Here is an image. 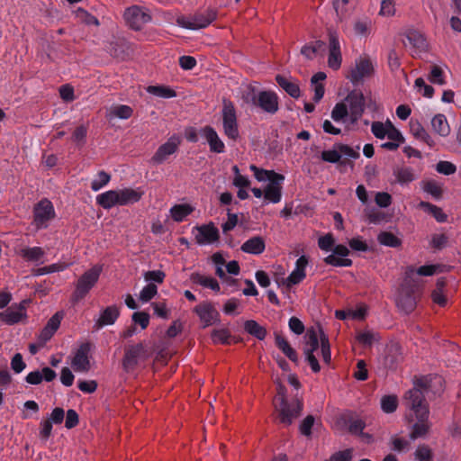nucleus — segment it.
I'll use <instances>...</instances> for the list:
<instances>
[{
    "label": "nucleus",
    "instance_id": "c03bdc74",
    "mask_svg": "<svg viewBox=\"0 0 461 461\" xmlns=\"http://www.w3.org/2000/svg\"><path fill=\"white\" fill-rule=\"evenodd\" d=\"M24 315L22 308L18 310L8 308L3 312V321L8 325H14L20 322Z\"/></svg>",
    "mask_w": 461,
    "mask_h": 461
},
{
    "label": "nucleus",
    "instance_id": "f03ea898",
    "mask_svg": "<svg viewBox=\"0 0 461 461\" xmlns=\"http://www.w3.org/2000/svg\"><path fill=\"white\" fill-rule=\"evenodd\" d=\"M305 346L303 348V354L305 360L309 363L313 373H318L321 370V366L314 356V352L321 347V355L326 364L331 361L330 344L329 338L320 328L319 333L314 329H310L306 331L304 336Z\"/></svg>",
    "mask_w": 461,
    "mask_h": 461
},
{
    "label": "nucleus",
    "instance_id": "f704fd0d",
    "mask_svg": "<svg viewBox=\"0 0 461 461\" xmlns=\"http://www.w3.org/2000/svg\"><path fill=\"white\" fill-rule=\"evenodd\" d=\"M193 207L187 203L176 204L170 209L171 217L176 222H181L191 214Z\"/></svg>",
    "mask_w": 461,
    "mask_h": 461
},
{
    "label": "nucleus",
    "instance_id": "f3484780",
    "mask_svg": "<svg viewBox=\"0 0 461 461\" xmlns=\"http://www.w3.org/2000/svg\"><path fill=\"white\" fill-rule=\"evenodd\" d=\"M194 229L197 230L195 240L199 245L212 244L219 240V230L212 223L196 226Z\"/></svg>",
    "mask_w": 461,
    "mask_h": 461
},
{
    "label": "nucleus",
    "instance_id": "4d7b16f0",
    "mask_svg": "<svg viewBox=\"0 0 461 461\" xmlns=\"http://www.w3.org/2000/svg\"><path fill=\"white\" fill-rule=\"evenodd\" d=\"M158 294V287L155 284L149 283L142 288L140 293V300L142 303L149 302Z\"/></svg>",
    "mask_w": 461,
    "mask_h": 461
},
{
    "label": "nucleus",
    "instance_id": "aec40b11",
    "mask_svg": "<svg viewBox=\"0 0 461 461\" xmlns=\"http://www.w3.org/2000/svg\"><path fill=\"white\" fill-rule=\"evenodd\" d=\"M121 312L117 305H110L103 309L95 321V328L100 330L105 326L113 325L120 317Z\"/></svg>",
    "mask_w": 461,
    "mask_h": 461
},
{
    "label": "nucleus",
    "instance_id": "6ab92c4d",
    "mask_svg": "<svg viewBox=\"0 0 461 461\" xmlns=\"http://www.w3.org/2000/svg\"><path fill=\"white\" fill-rule=\"evenodd\" d=\"M372 62L366 59H360L357 61L355 68H353L349 75L350 81L357 85L366 77H369L373 73Z\"/></svg>",
    "mask_w": 461,
    "mask_h": 461
},
{
    "label": "nucleus",
    "instance_id": "bf43d9fd",
    "mask_svg": "<svg viewBox=\"0 0 461 461\" xmlns=\"http://www.w3.org/2000/svg\"><path fill=\"white\" fill-rule=\"evenodd\" d=\"M87 130L88 129L86 125L82 124L77 126L73 131L72 140L78 146L84 145L86 143Z\"/></svg>",
    "mask_w": 461,
    "mask_h": 461
},
{
    "label": "nucleus",
    "instance_id": "6e6d98bb",
    "mask_svg": "<svg viewBox=\"0 0 461 461\" xmlns=\"http://www.w3.org/2000/svg\"><path fill=\"white\" fill-rule=\"evenodd\" d=\"M68 267L66 263H55L37 269L36 275L43 276L56 272L64 271Z\"/></svg>",
    "mask_w": 461,
    "mask_h": 461
},
{
    "label": "nucleus",
    "instance_id": "e2e57ef3",
    "mask_svg": "<svg viewBox=\"0 0 461 461\" xmlns=\"http://www.w3.org/2000/svg\"><path fill=\"white\" fill-rule=\"evenodd\" d=\"M133 325L139 324L142 330H145L149 324V315L145 312H135L131 315Z\"/></svg>",
    "mask_w": 461,
    "mask_h": 461
},
{
    "label": "nucleus",
    "instance_id": "4be33fe9",
    "mask_svg": "<svg viewBox=\"0 0 461 461\" xmlns=\"http://www.w3.org/2000/svg\"><path fill=\"white\" fill-rule=\"evenodd\" d=\"M401 347L398 343H391L386 346L384 357V366L389 369H394L402 361Z\"/></svg>",
    "mask_w": 461,
    "mask_h": 461
},
{
    "label": "nucleus",
    "instance_id": "de8ad7c7",
    "mask_svg": "<svg viewBox=\"0 0 461 461\" xmlns=\"http://www.w3.org/2000/svg\"><path fill=\"white\" fill-rule=\"evenodd\" d=\"M111 180V176L105 171H99L96 177L91 182V189L97 192L106 186Z\"/></svg>",
    "mask_w": 461,
    "mask_h": 461
},
{
    "label": "nucleus",
    "instance_id": "f8f14e48",
    "mask_svg": "<svg viewBox=\"0 0 461 461\" xmlns=\"http://www.w3.org/2000/svg\"><path fill=\"white\" fill-rule=\"evenodd\" d=\"M181 144V138L174 134L167 140L160 145L151 158V162L155 165L163 164L169 156L175 154Z\"/></svg>",
    "mask_w": 461,
    "mask_h": 461
},
{
    "label": "nucleus",
    "instance_id": "e433bc0d",
    "mask_svg": "<svg viewBox=\"0 0 461 461\" xmlns=\"http://www.w3.org/2000/svg\"><path fill=\"white\" fill-rule=\"evenodd\" d=\"M128 43L123 40H118L110 43L109 51L112 56L117 59H124L128 55Z\"/></svg>",
    "mask_w": 461,
    "mask_h": 461
},
{
    "label": "nucleus",
    "instance_id": "ea45409f",
    "mask_svg": "<svg viewBox=\"0 0 461 461\" xmlns=\"http://www.w3.org/2000/svg\"><path fill=\"white\" fill-rule=\"evenodd\" d=\"M147 92L162 98H172L176 96V91L166 86H149L147 87Z\"/></svg>",
    "mask_w": 461,
    "mask_h": 461
},
{
    "label": "nucleus",
    "instance_id": "603ef678",
    "mask_svg": "<svg viewBox=\"0 0 461 461\" xmlns=\"http://www.w3.org/2000/svg\"><path fill=\"white\" fill-rule=\"evenodd\" d=\"M350 2L351 0H333L334 9L340 21L346 17L348 11L352 8Z\"/></svg>",
    "mask_w": 461,
    "mask_h": 461
},
{
    "label": "nucleus",
    "instance_id": "13d9d810",
    "mask_svg": "<svg viewBox=\"0 0 461 461\" xmlns=\"http://www.w3.org/2000/svg\"><path fill=\"white\" fill-rule=\"evenodd\" d=\"M324 262L332 267H351L353 264L351 259L339 258L334 254L327 256L324 258Z\"/></svg>",
    "mask_w": 461,
    "mask_h": 461
},
{
    "label": "nucleus",
    "instance_id": "79ce46f5",
    "mask_svg": "<svg viewBox=\"0 0 461 461\" xmlns=\"http://www.w3.org/2000/svg\"><path fill=\"white\" fill-rule=\"evenodd\" d=\"M445 286V281L443 279H439L437 282L436 289L431 293V298L433 303L438 304L441 307L447 305V299L446 295L443 294V288Z\"/></svg>",
    "mask_w": 461,
    "mask_h": 461
},
{
    "label": "nucleus",
    "instance_id": "0eeeda50",
    "mask_svg": "<svg viewBox=\"0 0 461 461\" xmlns=\"http://www.w3.org/2000/svg\"><path fill=\"white\" fill-rule=\"evenodd\" d=\"M102 268L98 266L91 267L86 271L77 280L76 289L73 294L75 301H80L86 296L90 290L97 283Z\"/></svg>",
    "mask_w": 461,
    "mask_h": 461
},
{
    "label": "nucleus",
    "instance_id": "69168bd1",
    "mask_svg": "<svg viewBox=\"0 0 461 461\" xmlns=\"http://www.w3.org/2000/svg\"><path fill=\"white\" fill-rule=\"evenodd\" d=\"M335 244L334 238L331 233H328L321 237L318 240L319 248L323 251H331Z\"/></svg>",
    "mask_w": 461,
    "mask_h": 461
},
{
    "label": "nucleus",
    "instance_id": "72a5a7b5",
    "mask_svg": "<svg viewBox=\"0 0 461 461\" xmlns=\"http://www.w3.org/2000/svg\"><path fill=\"white\" fill-rule=\"evenodd\" d=\"M191 280L194 284H198L203 287H207L212 289V291L219 292L220 291V285L216 279L211 276H205L199 273H194L191 276Z\"/></svg>",
    "mask_w": 461,
    "mask_h": 461
},
{
    "label": "nucleus",
    "instance_id": "3c124183",
    "mask_svg": "<svg viewBox=\"0 0 461 461\" xmlns=\"http://www.w3.org/2000/svg\"><path fill=\"white\" fill-rule=\"evenodd\" d=\"M334 148L339 149V153L341 154V157L345 156L347 158H353V159H357V158H358L360 157V154H359L360 147H359V145H357L356 149H353L352 147H350V146H348L347 144L335 143L334 144Z\"/></svg>",
    "mask_w": 461,
    "mask_h": 461
},
{
    "label": "nucleus",
    "instance_id": "58836bf2",
    "mask_svg": "<svg viewBox=\"0 0 461 461\" xmlns=\"http://www.w3.org/2000/svg\"><path fill=\"white\" fill-rule=\"evenodd\" d=\"M45 252L41 247H27L21 250V256L27 261L37 262L41 260Z\"/></svg>",
    "mask_w": 461,
    "mask_h": 461
},
{
    "label": "nucleus",
    "instance_id": "ddd939ff",
    "mask_svg": "<svg viewBox=\"0 0 461 461\" xmlns=\"http://www.w3.org/2000/svg\"><path fill=\"white\" fill-rule=\"evenodd\" d=\"M329 56L328 65L333 70H338L342 62L340 43L337 32L329 30Z\"/></svg>",
    "mask_w": 461,
    "mask_h": 461
},
{
    "label": "nucleus",
    "instance_id": "052dcab7",
    "mask_svg": "<svg viewBox=\"0 0 461 461\" xmlns=\"http://www.w3.org/2000/svg\"><path fill=\"white\" fill-rule=\"evenodd\" d=\"M112 114L120 118V119H129L132 115V109L129 105L125 104H118L113 107L111 111Z\"/></svg>",
    "mask_w": 461,
    "mask_h": 461
},
{
    "label": "nucleus",
    "instance_id": "c756f323",
    "mask_svg": "<svg viewBox=\"0 0 461 461\" xmlns=\"http://www.w3.org/2000/svg\"><path fill=\"white\" fill-rule=\"evenodd\" d=\"M393 173L400 185H407L416 179L414 170L410 167H396Z\"/></svg>",
    "mask_w": 461,
    "mask_h": 461
},
{
    "label": "nucleus",
    "instance_id": "a18cd8bd",
    "mask_svg": "<svg viewBox=\"0 0 461 461\" xmlns=\"http://www.w3.org/2000/svg\"><path fill=\"white\" fill-rule=\"evenodd\" d=\"M321 158L323 161L329 163H338L339 162L341 165H347L348 160L345 158L341 160V154L339 149L333 147V149L323 150L321 154Z\"/></svg>",
    "mask_w": 461,
    "mask_h": 461
},
{
    "label": "nucleus",
    "instance_id": "dca6fc26",
    "mask_svg": "<svg viewBox=\"0 0 461 461\" xmlns=\"http://www.w3.org/2000/svg\"><path fill=\"white\" fill-rule=\"evenodd\" d=\"M194 312L203 322V327L211 326L220 321V313L210 303L196 305Z\"/></svg>",
    "mask_w": 461,
    "mask_h": 461
},
{
    "label": "nucleus",
    "instance_id": "7ed1b4c3",
    "mask_svg": "<svg viewBox=\"0 0 461 461\" xmlns=\"http://www.w3.org/2000/svg\"><path fill=\"white\" fill-rule=\"evenodd\" d=\"M418 281L414 278V267L409 266L404 272V277L399 288L396 304L404 313L412 312L417 305Z\"/></svg>",
    "mask_w": 461,
    "mask_h": 461
},
{
    "label": "nucleus",
    "instance_id": "20e7f679",
    "mask_svg": "<svg viewBox=\"0 0 461 461\" xmlns=\"http://www.w3.org/2000/svg\"><path fill=\"white\" fill-rule=\"evenodd\" d=\"M245 101L271 115L276 113L279 110V97L276 92L271 90H262L256 93L252 89L245 96Z\"/></svg>",
    "mask_w": 461,
    "mask_h": 461
},
{
    "label": "nucleus",
    "instance_id": "bb28decb",
    "mask_svg": "<svg viewBox=\"0 0 461 461\" xmlns=\"http://www.w3.org/2000/svg\"><path fill=\"white\" fill-rule=\"evenodd\" d=\"M276 81L278 86L285 90L291 97L299 98L301 95L299 85L282 75L276 76Z\"/></svg>",
    "mask_w": 461,
    "mask_h": 461
},
{
    "label": "nucleus",
    "instance_id": "a878e982",
    "mask_svg": "<svg viewBox=\"0 0 461 461\" xmlns=\"http://www.w3.org/2000/svg\"><path fill=\"white\" fill-rule=\"evenodd\" d=\"M275 344L292 362H298V355L296 351L291 347L290 343L282 334L275 332Z\"/></svg>",
    "mask_w": 461,
    "mask_h": 461
},
{
    "label": "nucleus",
    "instance_id": "680f3d73",
    "mask_svg": "<svg viewBox=\"0 0 461 461\" xmlns=\"http://www.w3.org/2000/svg\"><path fill=\"white\" fill-rule=\"evenodd\" d=\"M423 190L424 192L431 194L435 198H438L442 194L441 186L434 180H429L424 182Z\"/></svg>",
    "mask_w": 461,
    "mask_h": 461
},
{
    "label": "nucleus",
    "instance_id": "774afa93",
    "mask_svg": "<svg viewBox=\"0 0 461 461\" xmlns=\"http://www.w3.org/2000/svg\"><path fill=\"white\" fill-rule=\"evenodd\" d=\"M415 457L419 461H430L432 458L431 449L426 445L419 446L415 451Z\"/></svg>",
    "mask_w": 461,
    "mask_h": 461
},
{
    "label": "nucleus",
    "instance_id": "37998d69",
    "mask_svg": "<svg viewBox=\"0 0 461 461\" xmlns=\"http://www.w3.org/2000/svg\"><path fill=\"white\" fill-rule=\"evenodd\" d=\"M349 118V110L348 104L345 102H339L335 104L331 111V118L333 121L339 122L345 121L346 118Z\"/></svg>",
    "mask_w": 461,
    "mask_h": 461
},
{
    "label": "nucleus",
    "instance_id": "c85d7f7f",
    "mask_svg": "<svg viewBox=\"0 0 461 461\" xmlns=\"http://www.w3.org/2000/svg\"><path fill=\"white\" fill-rule=\"evenodd\" d=\"M250 170L254 173V176L259 182L268 180L269 183L276 181V179L285 180V176L273 170H267L258 168L255 165H250Z\"/></svg>",
    "mask_w": 461,
    "mask_h": 461
},
{
    "label": "nucleus",
    "instance_id": "9b49d317",
    "mask_svg": "<svg viewBox=\"0 0 461 461\" xmlns=\"http://www.w3.org/2000/svg\"><path fill=\"white\" fill-rule=\"evenodd\" d=\"M349 110V122L355 124L362 117L366 108V96L358 89L350 91L345 98Z\"/></svg>",
    "mask_w": 461,
    "mask_h": 461
},
{
    "label": "nucleus",
    "instance_id": "0e129e2a",
    "mask_svg": "<svg viewBox=\"0 0 461 461\" xmlns=\"http://www.w3.org/2000/svg\"><path fill=\"white\" fill-rule=\"evenodd\" d=\"M53 424L47 419L43 420L40 423V438L43 441H47L52 433Z\"/></svg>",
    "mask_w": 461,
    "mask_h": 461
},
{
    "label": "nucleus",
    "instance_id": "a211bd4d",
    "mask_svg": "<svg viewBox=\"0 0 461 461\" xmlns=\"http://www.w3.org/2000/svg\"><path fill=\"white\" fill-rule=\"evenodd\" d=\"M347 425L349 433L357 436L363 443L370 444L374 441L373 435L364 431L366 422L362 419L350 417L347 420Z\"/></svg>",
    "mask_w": 461,
    "mask_h": 461
},
{
    "label": "nucleus",
    "instance_id": "4468645a",
    "mask_svg": "<svg viewBox=\"0 0 461 461\" xmlns=\"http://www.w3.org/2000/svg\"><path fill=\"white\" fill-rule=\"evenodd\" d=\"M216 19V13L213 10H208L203 14H197L187 20H179V24L189 30H198L207 27Z\"/></svg>",
    "mask_w": 461,
    "mask_h": 461
},
{
    "label": "nucleus",
    "instance_id": "49530a36",
    "mask_svg": "<svg viewBox=\"0 0 461 461\" xmlns=\"http://www.w3.org/2000/svg\"><path fill=\"white\" fill-rule=\"evenodd\" d=\"M306 275H302L297 271L293 270L292 273L286 278L277 279L276 283L278 286L285 285L290 288L293 285L300 284Z\"/></svg>",
    "mask_w": 461,
    "mask_h": 461
},
{
    "label": "nucleus",
    "instance_id": "423d86ee",
    "mask_svg": "<svg viewBox=\"0 0 461 461\" xmlns=\"http://www.w3.org/2000/svg\"><path fill=\"white\" fill-rule=\"evenodd\" d=\"M148 357V348L143 342L128 345L124 348L122 368L126 373H131L136 369L140 361H145Z\"/></svg>",
    "mask_w": 461,
    "mask_h": 461
},
{
    "label": "nucleus",
    "instance_id": "338daca9",
    "mask_svg": "<svg viewBox=\"0 0 461 461\" xmlns=\"http://www.w3.org/2000/svg\"><path fill=\"white\" fill-rule=\"evenodd\" d=\"M79 423V416L77 412L73 410L69 409L66 412V420H65V427L68 429H71L75 427H77Z\"/></svg>",
    "mask_w": 461,
    "mask_h": 461
},
{
    "label": "nucleus",
    "instance_id": "8fccbe9b",
    "mask_svg": "<svg viewBox=\"0 0 461 461\" xmlns=\"http://www.w3.org/2000/svg\"><path fill=\"white\" fill-rule=\"evenodd\" d=\"M377 240L380 244L391 248H398L401 245V240L394 234L388 231H382Z\"/></svg>",
    "mask_w": 461,
    "mask_h": 461
},
{
    "label": "nucleus",
    "instance_id": "a19ab883",
    "mask_svg": "<svg viewBox=\"0 0 461 461\" xmlns=\"http://www.w3.org/2000/svg\"><path fill=\"white\" fill-rule=\"evenodd\" d=\"M212 340L214 344H230L231 335L228 329H214L211 334Z\"/></svg>",
    "mask_w": 461,
    "mask_h": 461
},
{
    "label": "nucleus",
    "instance_id": "2eb2a0df",
    "mask_svg": "<svg viewBox=\"0 0 461 461\" xmlns=\"http://www.w3.org/2000/svg\"><path fill=\"white\" fill-rule=\"evenodd\" d=\"M90 350L91 344L89 342L82 343L77 349L71 362L72 367L76 372H87L90 369Z\"/></svg>",
    "mask_w": 461,
    "mask_h": 461
},
{
    "label": "nucleus",
    "instance_id": "6e6552de",
    "mask_svg": "<svg viewBox=\"0 0 461 461\" xmlns=\"http://www.w3.org/2000/svg\"><path fill=\"white\" fill-rule=\"evenodd\" d=\"M222 127L224 134L231 140L240 137L236 109L232 102L224 100L222 106Z\"/></svg>",
    "mask_w": 461,
    "mask_h": 461
},
{
    "label": "nucleus",
    "instance_id": "473e14b6",
    "mask_svg": "<svg viewBox=\"0 0 461 461\" xmlns=\"http://www.w3.org/2000/svg\"><path fill=\"white\" fill-rule=\"evenodd\" d=\"M356 339L363 347L371 348L375 343L378 342L381 338L378 332L367 330L359 331Z\"/></svg>",
    "mask_w": 461,
    "mask_h": 461
},
{
    "label": "nucleus",
    "instance_id": "412c9836",
    "mask_svg": "<svg viewBox=\"0 0 461 461\" xmlns=\"http://www.w3.org/2000/svg\"><path fill=\"white\" fill-rule=\"evenodd\" d=\"M203 137L206 140L209 144L210 150L215 153H222L225 150V145L220 139L217 131L212 126H204L201 130Z\"/></svg>",
    "mask_w": 461,
    "mask_h": 461
},
{
    "label": "nucleus",
    "instance_id": "1a4fd4ad",
    "mask_svg": "<svg viewBox=\"0 0 461 461\" xmlns=\"http://www.w3.org/2000/svg\"><path fill=\"white\" fill-rule=\"evenodd\" d=\"M56 217L53 203L47 198L39 201L33 208V223L38 230L46 229Z\"/></svg>",
    "mask_w": 461,
    "mask_h": 461
},
{
    "label": "nucleus",
    "instance_id": "09e8293b",
    "mask_svg": "<svg viewBox=\"0 0 461 461\" xmlns=\"http://www.w3.org/2000/svg\"><path fill=\"white\" fill-rule=\"evenodd\" d=\"M428 79L432 84H437L440 86L446 84L444 71L442 68L438 65L431 66L429 74L428 76Z\"/></svg>",
    "mask_w": 461,
    "mask_h": 461
},
{
    "label": "nucleus",
    "instance_id": "2f4dec72",
    "mask_svg": "<svg viewBox=\"0 0 461 461\" xmlns=\"http://www.w3.org/2000/svg\"><path fill=\"white\" fill-rule=\"evenodd\" d=\"M431 126L440 136H447L450 132V127L444 114H436L431 120Z\"/></svg>",
    "mask_w": 461,
    "mask_h": 461
},
{
    "label": "nucleus",
    "instance_id": "864d4df0",
    "mask_svg": "<svg viewBox=\"0 0 461 461\" xmlns=\"http://www.w3.org/2000/svg\"><path fill=\"white\" fill-rule=\"evenodd\" d=\"M398 399L395 395H384L381 399V408L385 413H392L396 411Z\"/></svg>",
    "mask_w": 461,
    "mask_h": 461
},
{
    "label": "nucleus",
    "instance_id": "f257e3e1",
    "mask_svg": "<svg viewBox=\"0 0 461 461\" xmlns=\"http://www.w3.org/2000/svg\"><path fill=\"white\" fill-rule=\"evenodd\" d=\"M429 387L428 377H420L415 380L414 387L404 394V404L413 411L417 421L412 425L410 434L411 439L424 437L429 429V407L425 400L423 390Z\"/></svg>",
    "mask_w": 461,
    "mask_h": 461
},
{
    "label": "nucleus",
    "instance_id": "5701e85b",
    "mask_svg": "<svg viewBox=\"0 0 461 461\" xmlns=\"http://www.w3.org/2000/svg\"><path fill=\"white\" fill-rule=\"evenodd\" d=\"M118 203L119 206H124L129 204H133L139 202L142 195L143 192L140 191V189H132V188H123L118 189Z\"/></svg>",
    "mask_w": 461,
    "mask_h": 461
},
{
    "label": "nucleus",
    "instance_id": "7c9ffc66",
    "mask_svg": "<svg viewBox=\"0 0 461 461\" xmlns=\"http://www.w3.org/2000/svg\"><path fill=\"white\" fill-rule=\"evenodd\" d=\"M406 39L409 43L419 52L425 51L427 49V41L425 37L415 30H411L406 33Z\"/></svg>",
    "mask_w": 461,
    "mask_h": 461
},
{
    "label": "nucleus",
    "instance_id": "c9c22d12",
    "mask_svg": "<svg viewBox=\"0 0 461 461\" xmlns=\"http://www.w3.org/2000/svg\"><path fill=\"white\" fill-rule=\"evenodd\" d=\"M244 330L259 340L265 339L267 336V330L253 320L245 321Z\"/></svg>",
    "mask_w": 461,
    "mask_h": 461
},
{
    "label": "nucleus",
    "instance_id": "393cba45",
    "mask_svg": "<svg viewBox=\"0 0 461 461\" xmlns=\"http://www.w3.org/2000/svg\"><path fill=\"white\" fill-rule=\"evenodd\" d=\"M284 180L276 179L268 183L264 191V198L273 203H277L282 198V183Z\"/></svg>",
    "mask_w": 461,
    "mask_h": 461
},
{
    "label": "nucleus",
    "instance_id": "4c0bfd02",
    "mask_svg": "<svg viewBox=\"0 0 461 461\" xmlns=\"http://www.w3.org/2000/svg\"><path fill=\"white\" fill-rule=\"evenodd\" d=\"M419 206L430 213L438 222H445L447 219V214L441 208L429 202H420Z\"/></svg>",
    "mask_w": 461,
    "mask_h": 461
},
{
    "label": "nucleus",
    "instance_id": "5fc2aeb1",
    "mask_svg": "<svg viewBox=\"0 0 461 461\" xmlns=\"http://www.w3.org/2000/svg\"><path fill=\"white\" fill-rule=\"evenodd\" d=\"M76 16L81 23H83L86 25L99 26V24H100L98 19L95 16L89 14L87 11H86L83 8H78L76 11Z\"/></svg>",
    "mask_w": 461,
    "mask_h": 461
},
{
    "label": "nucleus",
    "instance_id": "b1692460",
    "mask_svg": "<svg viewBox=\"0 0 461 461\" xmlns=\"http://www.w3.org/2000/svg\"><path fill=\"white\" fill-rule=\"evenodd\" d=\"M266 249V243L262 237L254 236L248 240H246L242 245L240 249L249 254L259 255L264 252Z\"/></svg>",
    "mask_w": 461,
    "mask_h": 461
},
{
    "label": "nucleus",
    "instance_id": "39448f33",
    "mask_svg": "<svg viewBox=\"0 0 461 461\" xmlns=\"http://www.w3.org/2000/svg\"><path fill=\"white\" fill-rule=\"evenodd\" d=\"M274 403L279 412L280 421L285 426L291 425L293 420L300 415L303 410V402L301 401L294 399L288 402L281 392H279L278 395L275 398Z\"/></svg>",
    "mask_w": 461,
    "mask_h": 461
},
{
    "label": "nucleus",
    "instance_id": "cd10ccee",
    "mask_svg": "<svg viewBox=\"0 0 461 461\" xmlns=\"http://www.w3.org/2000/svg\"><path fill=\"white\" fill-rule=\"evenodd\" d=\"M96 203L105 210L119 205L117 190H109L98 194L95 198Z\"/></svg>",
    "mask_w": 461,
    "mask_h": 461
},
{
    "label": "nucleus",
    "instance_id": "9d476101",
    "mask_svg": "<svg viewBox=\"0 0 461 461\" xmlns=\"http://www.w3.org/2000/svg\"><path fill=\"white\" fill-rule=\"evenodd\" d=\"M124 20L129 27L134 31H140L144 24L151 21V14L143 6L131 5L124 11Z\"/></svg>",
    "mask_w": 461,
    "mask_h": 461
}]
</instances>
